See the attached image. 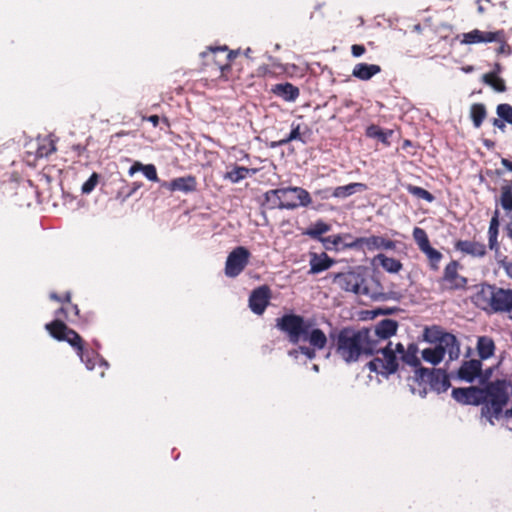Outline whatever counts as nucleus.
Instances as JSON below:
<instances>
[{"label": "nucleus", "instance_id": "54", "mask_svg": "<svg viewBox=\"0 0 512 512\" xmlns=\"http://www.w3.org/2000/svg\"><path fill=\"white\" fill-rule=\"evenodd\" d=\"M400 309L397 307L391 308H378L374 311V315H392L398 312Z\"/></svg>", "mask_w": 512, "mask_h": 512}, {"label": "nucleus", "instance_id": "34", "mask_svg": "<svg viewBox=\"0 0 512 512\" xmlns=\"http://www.w3.org/2000/svg\"><path fill=\"white\" fill-rule=\"evenodd\" d=\"M366 136L369 138L378 139L381 143L389 145V138L392 136V130H384L378 125L372 124L366 128Z\"/></svg>", "mask_w": 512, "mask_h": 512}, {"label": "nucleus", "instance_id": "24", "mask_svg": "<svg viewBox=\"0 0 512 512\" xmlns=\"http://www.w3.org/2000/svg\"><path fill=\"white\" fill-rule=\"evenodd\" d=\"M497 302L493 309V313L512 312V290L501 288L498 292Z\"/></svg>", "mask_w": 512, "mask_h": 512}, {"label": "nucleus", "instance_id": "1", "mask_svg": "<svg viewBox=\"0 0 512 512\" xmlns=\"http://www.w3.org/2000/svg\"><path fill=\"white\" fill-rule=\"evenodd\" d=\"M276 328L287 335L290 343L296 345L300 341H308L310 346H298V351L309 360L316 358V350L327 345V336L319 328H313V321L303 316L289 313L276 319Z\"/></svg>", "mask_w": 512, "mask_h": 512}, {"label": "nucleus", "instance_id": "48", "mask_svg": "<svg viewBox=\"0 0 512 512\" xmlns=\"http://www.w3.org/2000/svg\"><path fill=\"white\" fill-rule=\"evenodd\" d=\"M227 46L221 47H209V52H202L201 55L203 57L210 55L213 58V61L218 66V62L224 60V54L227 52Z\"/></svg>", "mask_w": 512, "mask_h": 512}, {"label": "nucleus", "instance_id": "15", "mask_svg": "<svg viewBox=\"0 0 512 512\" xmlns=\"http://www.w3.org/2000/svg\"><path fill=\"white\" fill-rule=\"evenodd\" d=\"M459 266L458 261L452 260L444 268L441 281L446 283L450 290H461L467 286V278L458 273Z\"/></svg>", "mask_w": 512, "mask_h": 512}, {"label": "nucleus", "instance_id": "50", "mask_svg": "<svg viewBox=\"0 0 512 512\" xmlns=\"http://www.w3.org/2000/svg\"><path fill=\"white\" fill-rule=\"evenodd\" d=\"M99 180V175L96 172H93L91 176L83 183L81 187V191L83 194H89L91 193Z\"/></svg>", "mask_w": 512, "mask_h": 512}, {"label": "nucleus", "instance_id": "13", "mask_svg": "<svg viewBox=\"0 0 512 512\" xmlns=\"http://www.w3.org/2000/svg\"><path fill=\"white\" fill-rule=\"evenodd\" d=\"M451 395L453 399L461 405L479 406L484 404L482 387L469 386L453 388Z\"/></svg>", "mask_w": 512, "mask_h": 512}, {"label": "nucleus", "instance_id": "55", "mask_svg": "<svg viewBox=\"0 0 512 512\" xmlns=\"http://www.w3.org/2000/svg\"><path fill=\"white\" fill-rule=\"evenodd\" d=\"M499 264L504 269L507 276L512 279V262L503 259L499 261Z\"/></svg>", "mask_w": 512, "mask_h": 512}, {"label": "nucleus", "instance_id": "47", "mask_svg": "<svg viewBox=\"0 0 512 512\" xmlns=\"http://www.w3.org/2000/svg\"><path fill=\"white\" fill-rule=\"evenodd\" d=\"M496 113L505 123L512 125V105L508 103L499 104Z\"/></svg>", "mask_w": 512, "mask_h": 512}, {"label": "nucleus", "instance_id": "58", "mask_svg": "<svg viewBox=\"0 0 512 512\" xmlns=\"http://www.w3.org/2000/svg\"><path fill=\"white\" fill-rule=\"evenodd\" d=\"M488 243L491 250H499L498 235H488Z\"/></svg>", "mask_w": 512, "mask_h": 512}, {"label": "nucleus", "instance_id": "11", "mask_svg": "<svg viewBox=\"0 0 512 512\" xmlns=\"http://www.w3.org/2000/svg\"><path fill=\"white\" fill-rule=\"evenodd\" d=\"M251 256L250 251L243 246L233 249L227 256L225 263V275L235 278L240 275L249 262Z\"/></svg>", "mask_w": 512, "mask_h": 512}, {"label": "nucleus", "instance_id": "40", "mask_svg": "<svg viewBox=\"0 0 512 512\" xmlns=\"http://www.w3.org/2000/svg\"><path fill=\"white\" fill-rule=\"evenodd\" d=\"M482 81L491 86L496 92H505L507 90L504 79L499 76H494V74H484L482 76Z\"/></svg>", "mask_w": 512, "mask_h": 512}, {"label": "nucleus", "instance_id": "26", "mask_svg": "<svg viewBox=\"0 0 512 512\" xmlns=\"http://www.w3.org/2000/svg\"><path fill=\"white\" fill-rule=\"evenodd\" d=\"M351 238H352V235L350 233H343V234L326 236L323 239H320V242L323 244V246L326 250L343 251V250H347L348 248H344V245L341 246V243L343 242L344 239H351Z\"/></svg>", "mask_w": 512, "mask_h": 512}, {"label": "nucleus", "instance_id": "31", "mask_svg": "<svg viewBox=\"0 0 512 512\" xmlns=\"http://www.w3.org/2000/svg\"><path fill=\"white\" fill-rule=\"evenodd\" d=\"M294 140H298V141L302 142L303 144L306 143V140L303 138V133L301 132L300 124H295L293 122L291 124L290 133L285 138H283L279 141L272 142L270 147L276 148V147L284 146Z\"/></svg>", "mask_w": 512, "mask_h": 512}, {"label": "nucleus", "instance_id": "43", "mask_svg": "<svg viewBox=\"0 0 512 512\" xmlns=\"http://www.w3.org/2000/svg\"><path fill=\"white\" fill-rule=\"evenodd\" d=\"M143 186L142 182H133L131 185H126L123 187L117 194V199H120L122 202L126 201L132 195H134L141 187Z\"/></svg>", "mask_w": 512, "mask_h": 512}, {"label": "nucleus", "instance_id": "60", "mask_svg": "<svg viewBox=\"0 0 512 512\" xmlns=\"http://www.w3.org/2000/svg\"><path fill=\"white\" fill-rule=\"evenodd\" d=\"M55 319H59L64 322L65 319H67V311L64 307H61L55 311Z\"/></svg>", "mask_w": 512, "mask_h": 512}, {"label": "nucleus", "instance_id": "12", "mask_svg": "<svg viewBox=\"0 0 512 512\" xmlns=\"http://www.w3.org/2000/svg\"><path fill=\"white\" fill-rule=\"evenodd\" d=\"M501 288L487 283L481 284L478 291L472 297L473 303L487 313H493L497 302L498 292Z\"/></svg>", "mask_w": 512, "mask_h": 512}, {"label": "nucleus", "instance_id": "22", "mask_svg": "<svg viewBox=\"0 0 512 512\" xmlns=\"http://www.w3.org/2000/svg\"><path fill=\"white\" fill-rule=\"evenodd\" d=\"M454 248L456 251H460L473 257H483L486 254V246L483 243L475 241L458 240L454 244Z\"/></svg>", "mask_w": 512, "mask_h": 512}, {"label": "nucleus", "instance_id": "23", "mask_svg": "<svg viewBox=\"0 0 512 512\" xmlns=\"http://www.w3.org/2000/svg\"><path fill=\"white\" fill-rule=\"evenodd\" d=\"M381 67L376 64L358 63L354 66L352 76L362 80L368 81L376 74L380 73Z\"/></svg>", "mask_w": 512, "mask_h": 512}, {"label": "nucleus", "instance_id": "59", "mask_svg": "<svg viewBox=\"0 0 512 512\" xmlns=\"http://www.w3.org/2000/svg\"><path fill=\"white\" fill-rule=\"evenodd\" d=\"M491 122L494 127L498 128L501 131H505L506 125L501 118H493Z\"/></svg>", "mask_w": 512, "mask_h": 512}, {"label": "nucleus", "instance_id": "37", "mask_svg": "<svg viewBox=\"0 0 512 512\" xmlns=\"http://www.w3.org/2000/svg\"><path fill=\"white\" fill-rule=\"evenodd\" d=\"M376 289H372L369 292L368 297H370L374 301H386L389 299L399 300L400 295L396 292H383L382 286L378 280H375Z\"/></svg>", "mask_w": 512, "mask_h": 512}, {"label": "nucleus", "instance_id": "51", "mask_svg": "<svg viewBox=\"0 0 512 512\" xmlns=\"http://www.w3.org/2000/svg\"><path fill=\"white\" fill-rule=\"evenodd\" d=\"M142 173L150 181L161 182L158 178L157 169L154 164H145Z\"/></svg>", "mask_w": 512, "mask_h": 512}, {"label": "nucleus", "instance_id": "44", "mask_svg": "<svg viewBox=\"0 0 512 512\" xmlns=\"http://www.w3.org/2000/svg\"><path fill=\"white\" fill-rule=\"evenodd\" d=\"M413 238L420 250H424V248L430 245L428 235L426 231L422 228L415 227L413 229Z\"/></svg>", "mask_w": 512, "mask_h": 512}, {"label": "nucleus", "instance_id": "2", "mask_svg": "<svg viewBox=\"0 0 512 512\" xmlns=\"http://www.w3.org/2000/svg\"><path fill=\"white\" fill-rule=\"evenodd\" d=\"M331 346L335 353L346 363L357 362L362 356H373L375 353L369 332L366 327L356 329L354 327H343L334 329L329 333Z\"/></svg>", "mask_w": 512, "mask_h": 512}, {"label": "nucleus", "instance_id": "20", "mask_svg": "<svg viewBox=\"0 0 512 512\" xmlns=\"http://www.w3.org/2000/svg\"><path fill=\"white\" fill-rule=\"evenodd\" d=\"M272 93L287 102H294L300 94L299 88L290 82L273 85Z\"/></svg>", "mask_w": 512, "mask_h": 512}, {"label": "nucleus", "instance_id": "21", "mask_svg": "<svg viewBox=\"0 0 512 512\" xmlns=\"http://www.w3.org/2000/svg\"><path fill=\"white\" fill-rule=\"evenodd\" d=\"M334 263L335 260L330 258L325 252H322L321 254L311 253L309 274H318L328 270Z\"/></svg>", "mask_w": 512, "mask_h": 512}, {"label": "nucleus", "instance_id": "6", "mask_svg": "<svg viewBox=\"0 0 512 512\" xmlns=\"http://www.w3.org/2000/svg\"><path fill=\"white\" fill-rule=\"evenodd\" d=\"M333 283L345 292H351L356 295L368 296L371 290L366 286L364 271L362 267H356L346 272L335 273L332 275Z\"/></svg>", "mask_w": 512, "mask_h": 512}, {"label": "nucleus", "instance_id": "62", "mask_svg": "<svg viewBox=\"0 0 512 512\" xmlns=\"http://www.w3.org/2000/svg\"><path fill=\"white\" fill-rule=\"evenodd\" d=\"M482 144L487 150H493L496 146V143L493 140L487 138L482 139Z\"/></svg>", "mask_w": 512, "mask_h": 512}, {"label": "nucleus", "instance_id": "45", "mask_svg": "<svg viewBox=\"0 0 512 512\" xmlns=\"http://www.w3.org/2000/svg\"><path fill=\"white\" fill-rule=\"evenodd\" d=\"M81 361L85 364L88 370H93L96 365V360L100 357L98 353L93 350H83L82 355H78Z\"/></svg>", "mask_w": 512, "mask_h": 512}, {"label": "nucleus", "instance_id": "46", "mask_svg": "<svg viewBox=\"0 0 512 512\" xmlns=\"http://www.w3.org/2000/svg\"><path fill=\"white\" fill-rule=\"evenodd\" d=\"M56 151V146L53 140L44 139L43 143L37 148L36 154L38 157H48Z\"/></svg>", "mask_w": 512, "mask_h": 512}, {"label": "nucleus", "instance_id": "8", "mask_svg": "<svg viewBox=\"0 0 512 512\" xmlns=\"http://www.w3.org/2000/svg\"><path fill=\"white\" fill-rule=\"evenodd\" d=\"M397 329L398 322L388 318L379 321L373 327H366L367 332H369V341H371L376 354H378L379 349L383 347L381 342L389 340L394 336Z\"/></svg>", "mask_w": 512, "mask_h": 512}, {"label": "nucleus", "instance_id": "28", "mask_svg": "<svg viewBox=\"0 0 512 512\" xmlns=\"http://www.w3.org/2000/svg\"><path fill=\"white\" fill-rule=\"evenodd\" d=\"M256 172L255 169H250L244 166L235 165L232 170L227 171L223 178L224 180H228L233 184L239 183L244 180L248 176L254 174Z\"/></svg>", "mask_w": 512, "mask_h": 512}, {"label": "nucleus", "instance_id": "33", "mask_svg": "<svg viewBox=\"0 0 512 512\" xmlns=\"http://www.w3.org/2000/svg\"><path fill=\"white\" fill-rule=\"evenodd\" d=\"M487 117V109L483 103H474L470 107V118L474 128H480Z\"/></svg>", "mask_w": 512, "mask_h": 512}, {"label": "nucleus", "instance_id": "32", "mask_svg": "<svg viewBox=\"0 0 512 512\" xmlns=\"http://www.w3.org/2000/svg\"><path fill=\"white\" fill-rule=\"evenodd\" d=\"M417 354H418V346H417V344L410 343L407 346V348L405 349V353L400 358L405 364L413 367L414 368V372L418 368L422 367L421 366V361L418 358Z\"/></svg>", "mask_w": 512, "mask_h": 512}, {"label": "nucleus", "instance_id": "3", "mask_svg": "<svg viewBox=\"0 0 512 512\" xmlns=\"http://www.w3.org/2000/svg\"><path fill=\"white\" fill-rule=\"evenodd\" d=\"M508 386L509 383L506 380L496 379L482 387L484 396L482 415L487 417L492 425L494 424L492 417L499 419L509 401Z\"/></svg>", "mask_w": 512, "mask_h": 512}, {"label": "nucleus", "instance_id": "30", "mask_svg": "<svg viewBox=\"0 0 512 512\" xmlns=\"http://www.w3.org/2000/svg\"><path fill=\"white\" fill-rule=\"evenodd\" d=\"M374 261H378L381 267L388 273L396 274L398 273L403 265L402 263L392 257H388L383 253H379L374 257Z\"/></svg>", "mask_w": 512, "mask_h": 512}, {"label": "nucleus", "instance_id": "39", "mask_svg": "<svg viewBox=\"0 0 512 512\" xmlns=\"http://www.w3.org/2000/svg\"><path fill=\"white\" fill-rule=\"evenodd\" d=\"M421 251L428 258L429 266H430L431 270L437 271L439 269V264L443 258L442 253L440 251H438L437 249L433 248L431 246V244L429 246H427L426 248H424V250H421Z\"/></svg>", "mask_w": 512, "mask_h": 512}, {"label": "nucleus", "instance_id": "14", "mask_svg": "<svg viewBox=\"0 0 512 512\" xmlns=\"http://www.w3.org/2000/svg\"><path fill=\"white\" fill-rule=\"evenodd\" d=\"M197 179L194 175H185L172 179L171 181L160 182V188L173 192L189 194L197 191Z\"/></svg>", "mask_w": 512, "mask_h": 512}, {"label": "nucleus", "instance_id": "41", "mask_svg": "<svg viewBox=\"0 0 512 512\" xmlns=\"http://www.w3.org/2000/svg\"><path fill=\"white\" fill-rule=\"evenodd\" d=\"M406 190L409 194L415 196L416 198L426 200L429 203L435 200L434 195L422 187L409 184L407 185Z\"/></svg>", "mask_w": 512, "mask_h": 512}, {"label": "nucleus", "instance_id": "10", "mask_svg": "<svg viewBox=\"0 0 512 512\" xmlns=\"http://www.w3.org/2000/svg\"><path fill=\"white\" fill-rule=\"evenodd\" d=\"M344 248H350L351 250L363 251L366 248L369 251L374 250H395L396 242L384 238L382 236L372 235L369 237H358L355 238L352 242H345Z\"/></svg>", "mask_w": 512, "mask_h": 512}, {"label": "nucleus", "instance_id": "5", "mask_svg": "<svg viewBox=\"0 0 512 512\" xmlns=\"http://www.w3.org/2000/svg\"><path fill=\"white\" fill-rule=\"evenodd\" d=\"M379 353H381L383 357H374L366 366L369 371L388 378L398 371L399 362L397 355L401 357L405 353V347L400 342L393 347L392 342L388 341L385 346L379 349Z\"/></svg>", "mask_w": 512, "mask_h": 512}, {"label": "nucleus", "instance_id": "57", "mask_svg": "<svg viewBox=\"0 0 512 512\" xmlns=\"http://www.w3.org/2000/svg\"><path fill=\"white\" fill-rule=\"evenodd\" d=\"M145 164L139 162V161H136L134 162V164L129 168V171H128V174L130 176H133L135 173L137 172H142L143 171V168H144Z\"/></svg>", "mask_w": 512, "mask_h": 512}, {"label": "nucleus", "instance_id": "49", "mask_svg": "<svg viewBox=\"0 0 512 512\" xmlns=\"http://www.w3.org/2000/svg\"><path fill=\"white\" fill-rule=\"evenodd\" d=\"M422 358L424 361H426L434 366L438 365L443 360V358L441 356H439L438 353L436 351H434V349L432 347L426 348L422 351Z\"/></svg>", "mask_w": 512, "mask_h": 512}, {"label": "nucleus", "instance_id": "42", "mask_svg": "<svg viewBox=\"0 0 512 512\" xmlns=\"http://www.w3.org/2000/svg\"><path fill=\"white\" fill-rule=\"evenodd\" d=\"M239 50H227L224 54V60L218 62V69L222 75L231 70V62L237 57Z\"/></svg>", "mask_w": 512, "mask_h": 512}, {"label": "nucleus", "instance_id": "7", "mask_svg": "<svg viewBox=\"0 0 512 512\" xmlns=\"http://www.w3.org/2000/svg\"><path fill=\"white\" fill-rule=\"evenodd\" d=\"M45 329L55 340L67 342L76 351L77 355L83 354L84 340L75 330L69 328L65 322L54 319L45 324Z\"/></svg>", "mask_w": 512, "mask_h": 512}, {"label": "nucleus", "instance_id": "53", "mask_svg": "<svg viewBox=\"0 0 512 512\" xmlns=\"http://www.w3.org/2000/svg\"><path fill=\"white\" fill-rule=\"evenodd\" d=\"M50 299L55 300L57 302H61V303H70L71 302V293L66 292L64 294V296H59L57 293L52 292L50 294Z\"/></svg>", "mask_w": 512, "mask_h": 512}, {"label": "nucleus", "instance_id": "64", "mask_svg": "<svg viewBox=\"0 0 512 512\" xmlns=\"http://www.w3.org/2000/svg\"><path fill=\"white\" fill-rule=\"evenodd\" d=\"M501 164L509 171L512 172V161L506 159V158H502L501 159Z\"/></svg>", "mask_w": 512, "mask_h": 512}, {"label": "nucleus", "instance_id": "63", "mask_svg": "<svg viewBox=\"0 0 512 512\" xmlns=\"http://www.w3.org/2000/svg\"><path fill=\"white\" fill-rule=\"evenodd\" d=\"M72 150L77 153V156H81L86 151V146L81 144H74Z\"/></svg>", "mask_w": 512, "mask_h": 512}, {"label": "nucleus", "instance_id": "17", "mask_svg": "<svg viewBox=\"0 0 512 512\" xmlns=\"http://www.w3.org/2000/svg\"><path fill=\"white\" fill-rule=\"evenodd\" d=\"M503 40V32L502 31H481L479 29H474L470 32L462 34V44L471 45L477 43H491Z\"/></svg>", "mask_w": 512, "mask_h": 512}, {"label": "nucleus", "instance_id": "27", "mask_svg": "<svg viewBox=\"0 0 512 512\" xmlns=\"http://www.w3.org/2000/svg\"><path fill=\"white\" fill-rule=\"evenodd\" d=\"M477 351L481 360L489 359L494 355L495 343L488 336H480L477 340Z\"/></svg>", "mask_w": 512, "mask_h": 512}, {"label": "nucleus", "instance_id": "18", "mask_svg": "<svg viewBox=\"0 0 512 512\" xmlns=\"http://www.w3.org/2000/svg\"><path fill=\"white\" fill-rule=\"evenodd\" d=\"M482 362L481 360L471 359L463 361L456 372V377L467 383H473L481 376Z\"/></svg>", "mask_w": 512, "mask_h": 512}, {"label": "nucleus", "instance_id": "35", "mask_svg": "<svg viewBox=\"0 0 512 512\" xmlns=\"http://www.w3.org/2000/svg\"><path fill=\"white\" fill-rule=\"evenodd\" d=\"M365 185L362 183H350L344 186L336 187L331 195L335 198H346L355 194L358 191L364 190Z\"/></svg>", "mask_w": 512, "mask_h": 512}, {"label": "nucleus", "instance_id": "19", "mask_svg": "<svg viewBox=\"0 0 512 512\" xmlns=\"http://www.w3.org/2000/svg\"><path fill=\"white\" fill-rule=\"evenodd\" d=\"M424 340L428 343L434 344L440 342L445 346L453 347L455 343V335L443 331L438 326L426 327L424 330Z\"/></svg>", "mask_w": 512, "mask_h": 512}, {"label": "nucleus", "instance_id": "36", "mask_svg": "<svg viewBox=\"0 0 512 512\" xmlns=\"http://www.w3.org/2000/svg\"><path fill=\"white\" fill-rule=\"evenodd\" d=\"M330 229L331 226L329 224L322 220H318L310 228H308L304 234L311 237L312 239L320 241V239L324 238L322 235L328 232Z\"/></svg>", "mask_w": 512, "mask_h": 512}, {"label": "nucleus", "instance_id": "52", "mask_svg": "<svg viewBox=\"0 0 512 512\" xmlns=\"http://www.w3.org/2000/svg\"><path fill=\"white\" fill-rule=\"evenodd\" d=\"M499 233V211L495 210L489 224L488 235H498Z\"/></svg>", "mask_w": 512, "mask_h": 512}, {"label": "nucleus", "instance_id": "9", "mask_svg": "<svg viewBox=\"0 0 512 512\" xmlns=\"http://www.w3.org/2000/svg\"><path fill=\"white\" fill-rule=\"evenodd\" d=\"M280 196L282 201V210H295L298 207H308L312 203L310 193L297 186L282 187Z\"/></svg>", "mask_w": 512, "mask_h": 512}, {"label": "nucleus", "instance_id": "25", "mask_svg": "<svg viewBox=\"0 0 512 512\" xmlns=\"http://www.w3.org/2000/svg\"><path fill=\"white\" fill-rule=\"evenodd\" d=\"M282 194L283 193L281 192V188L271 189V190L266 191L263 194L264 200L261 203V207L263 209L266 208L269 210H274V209L282 210V201L280 199V196Z\"/></svg>", "mask_w": 512, "mask_h": 512}, {"label": "nucleus", "instance_id": "16", "mask_svg": "<svg viewBox=\"0 0 512 512\" xmlns=\"http://www.w3.org/2000/svg\"><path fill=\"white\" fill-rule=\"evenodd\" d=\"M271 289L262 285L254 289L249 296V308L256 315H262L269 305Z\"/></svg>", "mask_w": 512, "mask_h": 512}, {"label": "nucleus", "instance_id": "56", "mask_svg": "<svg viewBox=\"0 0 512 512\" xmlns=\"http://www.w3.org/2000/svg\"><path fill=\"white\" fill-rule=\"evenodd\" d=\"M366 49L363 45L354 44L351 47V53L354 57H360L365 53Z\"/></svg>", "mask_w": 512, "mask_h": 512}, {"label": "nucleus", "instance_id": "4", "mask_svg": "<svg viewBox=\"0 0 512 512\" xmlns=\"http://www.w3.org/2000/svg\"><path fill=\"white\" fill-rule=\"evenodd\" d=\"M413 381L418 384L419 388L416 389L411 386V392L413 394L418 393L422 398L427 395V385L430 390L438 394L446 392L451 386L446 370L437 368H418L413 376Z\"/></svg>", "mask_w": 512, "mask_h": 512}, {"label": "nucleus", "instance_id": "61", "mask_svg": "<svg viewBox=\"0 0 512 512\" xmlns=\"http://www.w3.org/2000/svg\"><path fill=\"white\" fill-rule=\"evenodd\" d=\"M143 120L150 122L154 127H157L160 121L158 115H150L148 117H143Z\"/></svg>", "mask_w": 512, "mask_h": 512}, {"label": "nucleus", "instance_id": "38", "mask_svg": "<svg viewBox=\"0 0 512 512\" xmlns=\"http://www.w3.org/2000/svg\"><path fill=\"white\" fill-rule=\"evenodd\" d=\"M500 204L507 213L512 211V181H505L502 185Z\"/></svg>", "mask_w": 512, "mask_h": 512}, {"label": "nucleus", "instance_id": "29", "mask_svg": "<svg viewBox=\"0 0 512 512\" xmlns=\"http://www.w3.org/2000/svg\"><path fill=\"white\" fill-rule=\"evenodd\" d=\"M432 348L443 359H444L445 354L448 353L449 361L457 360L461 353L460 342L458 341L456 336H455V343L452 348L450 346H445L444 344H442L440 342L434 343V347H432Z\"/></svg>", "mask_w": 512, "mask_h": 512}]
</instances>
